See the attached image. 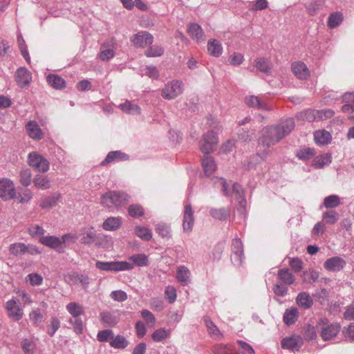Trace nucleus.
Returning a JSON list of instances; mask_svg holds the SVG:
<instances>
[{"label":"nucleus","mask_w":354,"mask_h":354,"mask_svg":"<svg viewBox=\"0 0 354 354\" xmlns=\"http://www.w3.org/2000/svg\"><path fill=\"white\" fill-rule=\"evenodd\" d=\"M293 118H289L281 120L278 124L268 127L262 131V136L259 139V149L253 157L255 163L250 162L247 166L248 169L253 167L257 163L264 161L269 154V148L279 142L282 138L288 136L295 128Z\"/></svg>","instance_id":"f257e3e1"},{"label":"nucleus","mask_w":354,"mask_h":354,"mask_svg":"<svg viewBox=\"0 0 354 354\" xmlns=\"http://www.w3.org/2000/svg\"><path fill=\"white\" fill-rule=\"evenodd\" d=\"M317 330L324 341L335 338L339 333L341 326L337 322H330L326 318H321L317 322Z\"/></svg>","instance_id":"f03ea898"},{"label":"nucleus","mask_w":354,"mask_h":354,"mask_svg":"<svg viewBox=\"0 0 354 354\" xmlns=\"http://www.w3.org/2000/svg\"><path fill=\"white\" fill-rule=\"evenodd\" d=\"M130 196L120 191L108 192L102 196V204L107 207H118L127 205Z\"/></svg>","instance_id":"7ed1b4c3"},{"label":"nucleus","mask_w":354,"mask_h":354,"mask_svg":"<svg viewBox=\"0 0 354 354\" xmlns=\"http://www.w3.org/2000/svg\"><path fill=\"white\" fill-rule=\"evenodd\" d=\"M214 183L216 187H221V190L223 195L229 196H231L232 194H234L236 199L239 201L241 205H243L246 203L244 198L243 189L239 184L234 183L231 190L229 188L226 180L223 178H216Z\"/></svg>","instance_id":"20e7f679"},{"label":"nucleus","mask_w":354,"mask_h":354,"mask_svg":"<svg viewBox=\"0 0 354 354\" xmlns=\"http://www.w3.org/2000/svg\"><path fill=\"white\" fill-rule=\"evenodd\" d=\"M97 268L104 271L120 272L124 270H131L134 268L133 263L127 261H100L95 263Z\"/></svg>","instance_id":"39448f33"},{"label":"nucleus","mask_w":354,"mask_h":354,"mask_svg":"<svg viewBox=\"0 0 354 354\" xmlns=\"http://www.w3.org/2000/svg\"><path fill=\"white\" fill-rule=\"evenodd\" d=\"M183 91V84L179 80H172L165 84L162 89V97L165 100H172L180 95Z\"/></svg>","instance_id":"423d86ee"},{"label":"nucleus","mask_w":354,"mask_h":354,"mask_svg":"<svg viewBox=\"0 0 354 354\" xmlns=\"http://www.w3.org/2000/svg\"><path fill=\"white\" fill-rule=\"evenodd\" d=\"M28 162L30 167L39 172L45 173L49 169L50 164L47 159L36 152L28 154Z\"/></svg>","instance_id":"0eeeda50"},{"label":"nucleus","mask_w":354,"mask_h":354,"mask_svg":"<svg viewBox=\"0 0 354 354\" xmlns=\"http://www.w3.org/2000/svg\"><path fill=\"white\" fill-rule=\"evenodd\" d=\"M218 138L216 133L209 131L205 133L200 141L199 147L202 152L208 154L212 153L216 147Z\"/></svg>","instance_id":"6e6552de"},{"label":"nucleus","mask_w":354,"mask_h":354,"mask_svg":"<svg viewBox=\"0 0 354 354\" xmlns=\"http://www.w3.org/2000/svg\"><path fill=\"white\" fill-rule=\"evenodd\" d=\"M16 196L13 182L9 178L0 179V197L4 201H8Z\"/></svg>","instance_id":"1a4fd4ad"},{"label":"nucleus","mask_w":354,"mask_h":354,"mask_svg":"<svg viewBox=\"0 0 354 354\" xmlns=\"http://www.w3.org/2000/svg\"><path fill=\"white\" fill-rule=\"evenodd\" d=\"M243 258V244L240 239H235L232 243L231 260L235 266H240L242 263Z\"/></svg>","instance_id":"9d476101"},{"label":"nucleus","mask_w":354,"mask_h":354,"mask_svg":"<svg viewBox=\"0 0 354 354\" xmlns=\"http://www.w3.org/2000/svg\"><path fill=\"white\" fill-rule=\"evenodd\" d=\"M131 41L136 47H145L151 45L153 41V37L148 32H140L131 37Z\"/></svg>","instance_id":"9b49d317"},{"label":"nucleus","mask_w":354,"mask_h":354,"mask_svg":"<svg viewBox=\"0 0 354 354\" xmlns=\"http://www.w3.org/2000/svg\"><path fill=\"white\" fill-rule=\"evenodd\" d=\"M68 236L69 235L65 234L62 236V239H60L59 238L54 236H41L39 241L46 246L59 250Z\"/></svg>","instance_id":"f8f14e48"},{"label":"nucleus","mask_w":354,"mask_h":354,"mask_svg":"<svg viewBox=\"0 0 354 354\" xmlns=\"http://www.w3.org/2000/svg\"><path fill=\"white\" fill-rule=\"evenodd\" d=\"M194 223V211L191 204L187 203L185 206L183 228L185 232H190L193 229Z\"/></svg>","instance_id":"ddd939ff"},{"label":"nucleus","mask_w":354,"mask_h":354,"mask_svg":"<svg viewBox=\"0 0 354 354\" xmlns=\"http://www.w3.org/2000/svg\"><path fill=\"white\" fill-rule=\"evenodd\" d=\"M346 266V261L340 257H333L328 259L324 263V268L330 272H338Z\"/></svg>","instance_id":"4468645a"},{"label":"nucleus","mask_w":354,"mask_h":354,"mask_svg":"<svg viewBox=\"0 0 354 354\" xmlns=\"http://www.w3.org/2000/svg\"><path fill=\"white\" fill-rule=\"evenodd\" d=\"M6 309L9 317L14 321H18L22 318L23 311L17 304L16 301L11 299L6 303Z\"/></svg>","instance_id":"2eb2a0df"},{"label":"nucleus","mask_w":354,"mask_h":354,"mask_svg":"<svg viewBox=\"0 0 354 354\" xmlns=\"http://www.w3.org/2000/svg\"><path fill=\"white\" fill-rule=\"evenodd\" d=\"M9 250L10 252L15 256H21L23 254H25L26 253L34 254L39 252L37 250V249L29 248L24 243H22L11 244L10 245Z\"/></svg>","instance_id":"dca6fc26"},{"label":"nucleus","mask_w":354,"mask_h":354,"mask_svg":"<svg viewBox=\"0 0 354 354\" xmlns=\"http://www.w3.org/2000/svg\"><path fill=\"white\" fill-rule=\"evenodd\" d=\"M32 80L30 72L24 67H21L16 72V81L19 86L24 87L30 84Z\"/></svg>","instance_id":"f3484780"},{"label":"nucleus","mask_w":354,"mask_h":354,"mask_svg":"<svg viewBox=\"0 0 354 354\" xmlns=\"http://www.w3.org/2000/svg\"><path fill=\"white\" fill-rule=\"evenodd\" d=\"M302 344V339L299 337H289L283 338L281 341L283 348L298 351Z\"/></svg>","instance_id":"a211bd4d"},{"label":"nucleus","mask_w":354,"mask_h":354,"mask_svg":"<svg viewBox=\"0 0 354 354\" xmlns=\"http://www.w3.org/2000/svg\"><path fill=\"white\" fill-rule=\"evenodd\" d=\"M245 102L248 106L252 108L263 109L266 111L272 109V107L270 105L261 101L259 97L255 95H250L246 97L245 99Z\"/></svg>","instance_id":"6ab92c4d"},{"label":"nucleus","mask_w":354,"mask_h":354,"mask_svg":"<svg viewBox=\"0 0 354 354\" xmlns=\"http://www.w3.org/2000/svg\"><path fill=\"white\" fill-rule=\"evenodd\" d=\"M187 32L189 35L197 42L203 41L205 39L204 31L202 28L196 23H192L189 25Z\"/></svg>","instance_id":"aec40b11"},{"label":"nucleus","mask_w":354,"mask_h":354,"mask_svg":"<svg viewBox=\"0 0 354 354\" xmlns=\"http://www.w3.org/2000/svg\"><path fill=\"white\" fill-rule=\"evenodd\" d=\"M28 136L34 140H41L43 138V133L39 124L35 121H29L26 126Z\"/></svg>","instance_id":"412c9836"},{"label":"nucleus","mask_w":354,"mask_h":354,"mask_svg":"<svg viewBox=\"0 0 354 354\" xmlns=\"http://www.w3.org/2000/svg\"><path fill=\"white\" fill-rule=\"evenodd\" d=\"M291 68L294 74L299 79L306 80L310 75L307 66L303 62H298L293 63Z\"/></svg>","instance_id":"4be33fe9"},{"label":"nucleus","mask_w":354,"mask_h":354,"mask_svg":"<svg viewBox=\"0 0 354 354\" xmlns=\"http://www.w3.org/2000/svg\"><path fill=\"white\" fill-rule=\"evenodd\" d=\"M191 272L185 266H180L178 268L176 272V278L182 286H187L191 282Z\"/></svg>","instance_id":"5701e85b"},{"label":"nucleus","mask_w":354,"mask_h":354,"mask_svg":"<svg viewBox=\"0 0 354 354\" xmlns=\"http://www.w3.org/2000/svg\"><path fill=\"white\" fill-rule=\"evenodd\" d=\"M296 303L304 309H309L313 304V300L306 292H301L296 297Z\"/></svg>","instance_id":"b1692460"},{"label":"nucleus","mask_w":354,"mask_h":354,"mask_svg":"<svg viewBox=\"0 0 354 354\" xmlns=\"http://www.w3.org/2000/svg\"><path fill=\"white\" fill-rule=\"evenodd\" d=\"M32 182L35 187L46 190L51 187V182L48 177L45 175L37 174L33 179Z\"/></svg>","instance_id":"393cba45"},{"label":"nucleus","mask_w":354,"mask_h":354,"mask_svg":"<svg viewBox=\"0 0 354 354\" xmlns=\"http://www.w3.org/2000/svg\"><path fill=\"white\" fill-rule=\"evenodd\" d=\"M299 317V310L295 307L286 310L283 313V320L286 325H292L296 322Z\"/></svg>","instance_id":"a878e982"},{"label":"nucleus","mask_w":354,"mask_h":354,"mask_svg":"<svg viewBox=\"0 0 354 354\" xmlns=\"http://www.w3.org/2000/svg\"><path fill=\"white\" fill-rule=\"evenodd\" d=\"M121 218L109 217L104 221L102 227L104 230L107 231H114L118 230L121 226Z\"/></svg>","instance_id":"bb28decb"},{"label":"nucleus","mask_w":354,"mask_h":354,"mask_svg":"<svg viewBox=\"0 0 354 354\" xmlns=\"http://www.w3.org/2000/svg\"><path fill=\"white\" fill-rule=\"evenodd\" d=\"M207 50L211 55L218 57L222 54L223 47L219 41L210 39L207 43Z\"/></svg>","instance_id":"cd10ccee"},{"label":"nucleus","mask_w":354,"mask_h":354,"mask_svg":"<svg viewBox=\"0 0 354 354\" xmlns=\"http://www.w3.org/2000/svg\"><path fill=\"white\" fill-rule=\"evenodd\" d=\"M119 108L124 113L128 114L139 115L140 113V108L138 106V105L129 100H127L124 103L120 104L119 105Z\"/></svg>","instance_id":"c85d7f7f"},{"label":"nucleus","mask_w":354,"mask_h":354,"mask_svg":"<svg viewBox=\"0 0 354 354\" xmlns=\"http://www.w3.org/2000/svg\"><path fill=\"white\" fill-rule=\"evenodd\" d=\"M128 159V156L120 151L109 152L105 159L101 162L102 165H106L115 160H122Z\"/></svg>","instance_id":"c756f323"},{"label":"nucleus","mask_w":354,"mask_h":354,"mask_svg":"<svg viewBox=\"0 0 354 354\" xmlns=\"http://www.w3.org/2000/svg\"><path fill=\"white\" fill-rule=\"evenodd\" d=\"M46 80L48 83L55 89H62L66 86L65 80L57 75L50 74Z\"/></svg>","instance_id":"7c9ffc66"},{"label":"nucleus","mask_w":354,"mask_h":354,"mask_svg":"<svg viewBox=\"0 0 354 354\" xmlns=\"http://www.w3.org/2000/svg\"><path fill=\"white\" fill-rule=\"evenodd\" d=\"M314 140L317 144L327 145L331 140V135L326 130L317 131L314 133Z\"/></svg>","instance_id":"2f4dec72"},{"label":"nucleus","mask_w":354,"mask_h":354,"mask_svg":"<svg viewBox=\"0 0 354 354\" xmlns=\"http://www.w3.org/2000/svg\"><path fill=\"white\" fill-rule=\"evenodd\" d=\"M202 165L206 176L212 175L216 169V165L210 156H205L203 159Z\"/></svg>","instance_id":"473e14b6"},{"label":"nucleus","mask_w":354,"mask_h":354,"mask_svg":"<svg viewBox=\"0 0 354 354\" xmlns=\"http://www.w3.org/2000/svg\"><path fill=\"white\" fill-rule=\"evenodd\" d=\"M332 161L331 155L324 153L317 156L313 160V166L317 169L323 168L324 166L329 165Z\"/></svg>","instance_id":"72a5a7b5"},{"label":"nucleus","mask_w":354,"mask_h":354,"mask_svg":"<svg viewBox=\"0 0 354 354\" xmlns=\"http://www.w3.org/2000/svg\"><path fill=\"white\" fill-rule=\"evenodd\" d=\"M209 214L215 219L225 221L229 216L230 211L224 207L212 208L209 209Z\"/></svg>","instance_id":"f704fd0d"},{"label":"nucleus","mask_w":354,"mask_h":354,"mask_svg":"<svg viewBox=\"0 0 354 354\" xmlns=\"http://www.w3.org/2000/svg\"><path fill=\"white\" fill-rule=\"evenodd\" d=\"M204 322L211 337L217 339L221 336L220 330L209 317H204Z\"/></svg>","instance_id":"c9c22d12"},{"label":"nucleus","mask_w":354,"mask_h":354,"mask_svg":"<svg viewBox=\"0 0 354 354\" xmlns=\"http://www.w3.org/2000/svg\"><path fill=\"white\" fill-rule=\"evenodd\" d=\"M171 331L165 328L156 330L151 335L152 339L156 342H160L170 336Z\"/></svg>","instance_id":"e433bc0d"},{"label":"nucleus","mask_w":354,"mask_h":354,"mask_svg":"<svg viewBox=\"0 0 354 354\" xmlns=\"http://www.w3.org/2000/svg\"><path fill=\"white\" fill-rule=\"evenodd\" d=\"M19 181L24 187H28L31 184L32 173L30 169L23 168L19 171Z\"/></svg>","instance_id":"4c0bfd02"},{"label":"nucleus","mask_w":354,"mask_h":354,"mask_svg":"<svg viewBox=\"0 0 354 354\" xmlns=\"http://www.w3.org/2000/svg\"><path fill=\"white\" fill-rule=\"evenodd\" d=\"M279 279L287 285H291L295 282V278L288 269H281L278 271Z\"/></svg>","instance_id":"58836bf2"},{"label":"nucleus","mask_w":354,"mask_h":354,"mask_svg":"<svg viewBox=\"0 0 354 354\" xmlns=\"http://www.w3.org/2000/svg\"><path fill=\"white\" fill-rule=\"evenodd\" d=\"M66 310L72 315V317H80L84 313L83 307L76 302L68 304L66 305Z\"/></svg>","instance_id":"ea45409f"},{"label":"nucleus","mask_w":354,"mask_h":354,"mask_svg":"<svg viewBox=\"0 0 354 354\" xmlns=\"http://www.w3.org/2000/svg\"><path fill=\"white\" fill-rule=\"evenodd\" d=\"M96 234L93 227L84 228L81 241L84 244H91L94 242Z\"/></svg>","instance_id":"a19ab883"},{"label":"nucleus","mask_w":354,"mask_h":354,"mask_svg":"<svg viewBox=\"0 0 354 354\" xmlns=\"http://www.w3.org/2000/svg\"><path fill=\"white\" fill-rule=\"evenodd\" d=\"M110 345L115 348L124 349L129 345V342L124 336L117 335L113 337V339L110 342Z\"/></svg>","instance_id":"79ce46f5"},{"label":"nucleus","mask_w":354,"mask_h":354,"mask_svg":"<svg viewBox=\"0 0 354 354\" xmlns=\"http://www.w3.org/2000/svg\"><path fill=\"white\" fill-rule=\"evenodd\" d=\"M155 230L163 239H169L171 238L170 227L165 223L157 224Z\"/></svg>","instance_id":"37998d69"},{"label":"nucleus","mask_w":354,"mask_h":354,"mask_svg":"<svg viewBox=\"0 0 354 354\" xmlns=\"http://www.w3.org/2000/svg\"><path fill=\"white\" fill-rule=\"evenodd\" d=\"M343 21V15L340 12H333L330 15L328 19V26L330 28H335L338 26Z\"/></svg>","instance_id":"c03bdc74"},{"label":"nucleus","mask_w":354,"mask_h":354,"mask_svg":"<svg viewBox=\"0 0 354 354\" xmlns=\"http://www.w3.org/2000/svg\"><path fill=\"white\" fill-rule=\"evenodd\" d=\"M323 0H313L312 2L306 4L305 7L307 10L308 13L310 15H315L317 12L321 9L323 4Z\"/></svg>","instance_id":"a18cd8bd"},{"label":"nucleus","mask_w":354,"mask_h":354,"mask_svg":"<svg viewBox=\"0 0 354 354\" xmlns=\"http://www.w3.org/2000/svg\"><path fill=\"white\" fill-rule=\"evenodd\" d=\"M135 234L144 241H149L152 238L151 231L145 227L137 226L135 228Z\"/></svg>","instance_id":"49530a36"},{"label":"nucleus","mask_w":354,"mask_h":354,"mask_svg":"<svg viewBox=\"0 0 354 354\" xmlns=\"http://www.w3.org/2000/svg\"><path fill=\"white\" fill-rule=\"evenodd\" d=\"M255 66L259 71L262 73L266 74L271 73V66L270 63L264 58H259L255 59Z\"/></svg>","instance_id":"de8ad7c7"},{"label":"nucleus","mask_w":354,"mask_h":354,"mask_svg":"<svg viewBox=\"0 0 354 354\" xmlns=\"http://www.w3.org/2000/svg\"><path fill=\"white\" fill-rule=\"evenodd\" d=\"M319 277V273L314 270H309L305 271L303 273L302 278L303 281L306 283H313L315 282Z\"/></svg>","instance_id":"09e8293b"},{"label":"nucleus","mask_w":354,"mask_h":354,"mask_svg":"<svg viewBox=\"0 0 354 354\" xmlns=\"http://www.w3.org/2000/svg\"><path fill=\"white\" fill-rule=\"evenodd\" d=\"M113 337H114V333L110 329L100 330L97 335V340L101 342H110Z\"/></svg>","instance_id":"8fccbe9b"},{"label":"nucleus","mask_w":354,"mask_h":354,"mask_svg":"<svg viewBox=\"0 0 354 354\" xmlns=\"http://www.w3.org/2000/svg\"><path fill=\"white\" fill-rule=\"evenodd\" d=\"M129 259L138 266H145L148 265V259L145 254H137L132 255Z\"/></svg>","instance_id":"3c124183"},{"label":"nucleus","mask_w":354,"mask_h":354,"mask_svg":"<svg viewBox=\"0 0 354 354\" xmlns=\"http://www.w3.org/2000/svg\"><path fill=\"white\" fill-rule=\"evenodd\" d=\"M340 204V200L337 195H330L324 198V205L326 208H334Z\"/></svg>","instance_id":"603ef678"},{"label":"nucleus","mask_w":354,"mask_h":354,"mask_svg":"<svg viewBox=\"0 0 354 354\" xmlns=\"http://www.w3.org/2000/svg\"><path fill=\"white\" fill-rule=\"evenodd\" d=\"M315 156V151L311 148H304L299 150L297 153V157L303 160H307Z\"/></svg>","instance_id":"864d4df0"},{"label":"nucleus","mask_w":354,"mask_h":354,"mask_svg":"<svg viewBox=\"0 0 354 354\" xmlns=\"http://www.w3.org/2000/svg\"><path fill=\"white\" fill-rule=\"evenodd\" d=\"M57 201L58 197L55 196L45 197L42 199L40 206L42 209H50L57 205Z\"/></svg>","instance_id":"5fc2aeb1"},{"label":"nucleus","mask_w":354,"mask_h":354,"mask_svg":"<svg viewBox=\"0 0 354 354\" xmlns=\"http://www.w3.org/2000/svg\"><path fill=\"white\" fill-rule=\"evenodd\" d=\"M69 322L72 324L74 332L80 335L83 332V322L80 317H71Z\"/></svg>","instance_id":"6e6d98bb"},{"label":"nucleus","mask_w":354,"mask_h":354,"mask_svg":"<svg viewBox=\"0 0 354 354\" xmlns=\"http://www.w3.org/2000/svg\"><path fill=\"white\" fill-rule=\"evenodd\" d=\"M163 48L159 46H151L145 53L148 57H159L163 54Z\"/></svg>","instance_id":"4d7b16f0"},{"label":"nucleus","mask_w":354,"mask_h":354,"mask_svg":"<svg viewBox=\"0 0 354 354\" xmlns=\"http://www.w3.org/2000/svg\"><path fill=\"white\" fill-rule=\"evenodd\" d=\"M128 213L131 217H139L144 214V210L140 205L133 204L129 207Z\"/></svg>","instance_id":"13d9d810"},{"label":"nucleus","mask_w":354,"mask_h":354,"mask_svg":"<svg viewBox=\"0 0 354 354\" xmlns=\"http://www.w3.org/2000/svg\"><path fill=\"white\" fill-rule=\"evenodd\" d=\"M268 2L266 0H257L255 2L250 3L249 10L251 11H259L267 8Z\"/></svg>","instance_id":"bf43d9fd"},{"label":"nucleus","mask_w":354,"mask_h":354,"mask_svg":"<svg viewBox=\"0 0 354 354\" xmlns=\"http://www.w3.org/2000/svg\"><path fill=\"white\" fill-rule=\"evenodd\" d=\"M102 322L106 326H113L117 324L115 318L109 312H103L100 314Z\"/></svg>","instance_id":"052dcab7"},{"label":"nucleus","mask_w":354,"mask_h":354,"mask_svg":"<svg viewBox=\"0 0 354 354\" xmlns=\"http://www.w3.org/2000/svg\"><path fill=\"white\" fill-rule=\"evenodd\" d=\"M323 219L328 224H334L338 220V214L333 210L326 212L323 214Z\"/></svg>","instance_id":"680f3d73"},{"label":"nucleus","mask_w":354,"mask_h":354,"mask_svg":"<svg viewBox=\"0 0 354 354\" xmlns=\"http://www.w3.org/2000/svg\"><path fill=\"white\" fill-rule=\"evenodd\" d=\"M21 347L26 354H33L35 345L32 341L26 339L21 342Z\"/></svg>","instance_id":"e2e57ef3"},{"label":"nucleus","mask_w":354,"mask_h":354,"mask_svg":"<svg viewBox=\"0 0 354 354\" xmlns=\"http://www.w3.org/2000/svg\"><path fill=\"white\" fill-rule=\"evenodd\" d=\"M142 317L146 321L147 324L151 326H153L156 323L154 315L148 310H142L141 311Z\"/></svg>","instance_id":"0e129e2a"},{"label":"nucleus","mask_w":354,"mask_h":354,"mask_svg":"<svg viewBox=\"0 0 354 354\" xmlns=\"http://www.w3.org/2000/svg\"><path fill=\"white\" fill-rule=\"evenodd\" d=\"M110 297L114 301L122 302L127 299V293L121 290H114L111 292Z\"/></svg>","instance_id":"69168bd1"},{"label":"nucleus","mask_w":354,"mask_h":354,"mask_svg":"<svg viewBox=\"0 0 354 354\" xmlns=\"http://www.w3.org/2000/svg\"><path fill=\"white\" fill-rule=\"evenodd\" d=\"M237 344L242 354H254L253 348L247 342L242 340H238Z\"/></svg>","instance_id":"338daca9"},{"label":"nucleus","mask_w":354,"mask_h":354,"mask_svg":"<svg viewBox=\"0 0 354 354\" xmlns=\"http://www.w3.org/2000/svg\"><path fill=\"white\" fill-rule=\"evenodd\" d=\"M213 352L214 354H232V351L227 345L220 344L213 347Z\"/></svg>","instance_id":"774afa93"}]
</instances>
